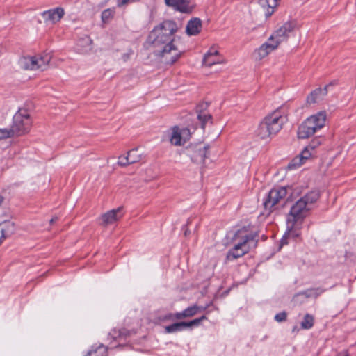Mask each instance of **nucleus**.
Instances as JSON below:
<instances>
[{
    "label": "nucleus",
    "instance_id": "nucleus-9",
    "mask_svg": "<svg viewBox=\"0 0 356 356\" xmlns=\"http://www.w3.org/2000/svg\"><path fill=\"white\" fill-rule=\"evenodd\" d=\"M287 194L288 189L286 187L273 188L269 191L267 197L264 202V208L270 211H272L277 204L284 200Z\"/></svg>",
    "mask_w": 356,
    "mask_h": 356
},
{
    "label": "nucleus",
    "instance_id": "nucleus-1",
    "mask_svg": "<svg viewBox=\"0 0 356 356\" xmlns=\"http://www.w3.org/2000/svg\"><path fill=\"white\" fill-rule=\"evenodd\" d=\"M177 29L174 21L165 20L156 26L147 39V42L156 49V54L164 58L167 63L173 64L182 54L175 44L173 35Z\"/></svg>",
    "mask_w": 356,
    "mask_h": 356
},
{
    "label": "nucleus",
    "instance_id": "nucleus-12",
    "mask_svg": "<svg viewBox=\"0 0 356 356\" xmlns=\"http://www.w3.org/2000/svg\"><path fill=\"white\" fill-rule=\"evenodd\" d=\"M122 217V209L118 207L102 214L99 218V224L102 226H108L118 221Z\"/></svg>",
    "mask_w": 356,
    "mask_h": 356
},
{
    "label": "nucleus",
    "instance_id": "nucleus-33",
    "mask_svg": "<svg viewBox=\"0 0 356 356\" xmlns=\"http://www.w3.org/2000/svg\"><path fill=\"white\" fill-rule=\"evenodd\" d=\"M288 189V193H291V196L298 197L302 193L301 188L300 187H292V186H286Z\"/></svg>",
    "mask_w": 356,
    "mask_h": 356
},
{
    "label": "nucleus",
    "instance_id": "nucleus-39",
    "mask_svg": "<svg viewBox=\"0 0 356 356\" xmlns=\"http://www.w3.org/2000/svg\"><path fill=\"white\" fill-rule=\"evenodd\" d=\"M57 220H58V218L57 217H54V218H52L50 220V223L53 224L54 222H56Z\"/></svg>",
    "mask_w": 356,
    "mask_h": 356
},
{
    "label": "nucleus",
    "instance_id": "nucleus-8",
    "mask_svg": "<svg viewBox=\"0 0 356 356\" xmlns=\"http://www.w3.org/2000/svg\"><path fill=\"white\" fill-rule=\"evenodd\" d=\"M51 58V56L48 54L34 56H24L20 58L19 65L24 70H44L47 69Z\"/></svg>",
    "mask_w": 356,
    "mask_h": 356
},
{
    "label": "nucleus",
    "instance_id": "nucleus-27",
    "mask_svg": "<svg viewBox=\"0 0 356 356\" xmlns=\"http://www.w3.org/2000/svg\"><path fill=\"white\" fill-rule=\"evenodd\" d=\"M115 14V8H108L102 13V20L104 23L108 22Z\"/></svg>",
    "mask_w": 356,
    "mask_h": 356
},
{
    "label": "nucleus",
    "instance_id": "nucleus-34",
    "mask_svg": "<svg viewBox=\"0 0 356 356\" xmlns=\"http://www.w3.org/2000/svg\"><path fill=\"white\" fill-rule=\"evenodd\" d=\"M174 320V315L173 314L168 313L164 315H161L157 317V321L159 322H165L168 321H173Z\"/></svg>",
    "mask_w": 356,
    "mask_h": 356
},
{
    "label": "nucleus",
    "instance_id": "nucleus-5",
    "mask_svg": "<svg viewBox=\"0 0 356 356\" xmlns=\"http://www.w3.org/2000/svg\"><path fill=\"white\" fill-rule=\"evenodd\" d=\"M257 234L243 235V232L239 230L234 235V239L236 241L238 238H241V240L227 252V260L230 261L238 259L248 252L252 247H256L257 243Z\"/></svg>",
    "mask_w": 356,
    "mask_h": 356
},
{
    "label": "nucleus",
    "instance_id": "nucleus-36",
    "mask_svg": "<svg viewBox=\"0 0 356 356\" xmlns=\"http://www.w3.org/2000/svg\"><path fill=\"white\" fill-rule=\"evenodd\" d=\"M118 163L121 166H126L127 165H130L129 159H128V155L127 156H120L119 157V160Z\"/></svg>",
    "mask_w": 356,
    "mask_h": 356
},
{
    "label": "nucleus",
    "instance_id": "nucleus-2",
    "mask_svg": "<svg viewBox=\"0 0 356 356\" xmlns=\"http://www.w3.org/2000/svg\"><path fill=\"white\" fill-rule=\"evenodd\" d=\"M319 193L311 191L299 199L291 207L286 219V232L281 240V245L288 243L287 239H296L300 235L303 220L312 209V204L318 199Z\"/></svg>",
    "mask_w": 356,
    "mask_h": 356
},
{
    "label": "nucleus",
    "instance_id": "nucleus-32",
    "mask_svg": "<svg viewBox=\"0 0 356 356\" xmlns=\"http://www.w3.org/2000/svg\"><path fill=\"white\" fill-rule=\"evenodd\" d=\"M311 149L308 146L306 147L300 153V156L302 159V161L305 162L306 160H307L311 156Z\"/></svg>",
    "mask_w": 356,
    "mask_h": 356
},
{
    "label": "nucleus",
    "instance_id": "nucleus-26",
    "mask_svg": "<svg viewBox=\"0 0 356 356\" xmlns=\"http://www.w3.org/2000/svg\"><path fill=\"white\" fill-rule=\"evenodd\" d=\"M202 309V307H198L195 305L189 307L184 310V315H185L186 318L192 317L196 314H197Z\"/></svg>",
    "mask_w": 356,
    "mask_h": 356
},
{
    "label": "nucleus",
    "instance_id": "nucleus-28",
    "mask_svg": "<svg viewBox=\"0 0 356 356\" xmlns=\"http://www.w3.org/2000/svg\"><path fill=\"white\" fill-rule=\"evenodd\" d=\"M88 354L89 356H92L93 354H97L94 356H107V349L101 345L94 352L90 351Z\"/></svg>",
    "mask_w": 356,
    "mask_h": 356
},
{
    "label": "nucleus",
    "instance_id": "nucleus-18",
    "mask_svg": "<svg viewBox=\"0 0 356 356\" xmlns=\"http://www.w3.org/2000/svg\"><path fill=\"white\" fill-rule=\"evenodd\" d=\"M208 102H202L197 106L196 111L197 113V118L201 122V127L204 129L206 124L211 121V115L205 112V110L209 106Z\"/></svg>",
    "mask_w": 356,
    "mask_h": 356
},
{
    "label": "nucleus",
    "instance_id": "nucleus-35",
    "mask_svg": "<svg viewBox=\"0 0 356 356\" xmlns=\"http://www.w3.org/2000/svg\"><path fill=\"white\" fill-rule=\"evenodd\" d=\"M323 141V138L321 137L316 138L312 140V142L308 145L309 147H310L311 149H314L316 147H317L318 145H320Z\"/></svg>",
    "mask_w": 356,
    "mask_h": 356
},
{
    "label": "nucleus",
    "instance_id": "nucleus-42",
    "mask_svg": "<svg viewBox=\"0 0 356 356\" xmlns=\"http://www.w3.org/2000/svg\"><path fill=\"white\" fill-rule=\"evenodd\" d=\"M218 57H221L219 54L218 56L216 57H213V60H216V59L218 58Z\"/></svg>",
    "mask_w": 356,
    "mask_h": 356
},
{
    "label": "nucleus",
    "instance_id": "nucleus-10",
    "mask_svg": "<svg viewBox=\"0 0 356 356\" xmlns=\"http://www.w3.org/2000/svg\"><path fill=\"white\" fill-rule=\"evenodd\" d=\"M168 7L184 14L191 13L196 4L193 0H164Z\"/></svg>",
    "mask_w": 356,
    "mask_h": 356
},
{
    "label": "nucleus",
    "instance_id": "nucleus-15",
    "mask_svg": "<svg viewBox=\"0 0 356 356\" xmlns=\"http://www.w3.org/2000/svg\"><path fill=\"white\" fill-rule=\"evenodd\" d=\"M16 227L14 222L5 220L0 223V244L4 239L11 236L15 232Z\"/></svg>",
    "mask_w": 356,
    "mask_h": 356
},
{
    "label": "nucleus",
    "instance_id": "nucleus-7",
    "mask_svg": "<svg viewBox=\"0 0 356 356\" xmlns=\"http://www.w3.org/2000/svg\"><path fill=\"white\" fill-rule=\"evenodd\" d=\"M31 124L28 111L25 108H19L13 116V122L10 129L14 136H20L30 131Z\"/></svg>",
    "mask_w": 356,
    "mask_h": 356
},
{
    "label": "nucleus",
    "instance_id": "nucleus-30",
    "mask_svg": "<svg viewBox=\"0 0 356 356\" xmlns=\"http://www.w3.org/2000/svg\"><path fill=\"white\" fill-rule=\"evenodd\" d=\"M14 137L10 129H0V140Z\"/></svg>",
    "mask_w": 356,
    "mask_h": 356
},
{
    "label": "nucleus",
    "instance_id": "nucleus-3",
    "mask_svg": "<svg viewBox=\"0 0 356 356\" xmlns=\"http://www.w3.org/2000/svg\"><path fill=\"white\" fill-rule=\"evenodd\" d=\"M298 28L296 20L288 21L274 31L268 40L254 51L255 59L261 60L277 49L279 45L289 38V35Z\"/></svg>",
    "mask_w": 356,
    "mask_h": 356
},
{
    "label": "nucleus",
    "instance_id": "nucleus-22",
    "mask_svg": "<svg viewBox=\"0 0 356 356\" xmlns=\"http://www.w3.org/2000/svg\"><path fill=\"white\" fill-rule=\"evenodd\" d=\"M279 0H259V3L261 6V7L265 9L266 8V11L265 13V15L266 17H270L274 13V8L277 6V2Z\"/></svg>",
    "mask_w": 356,
    "mask_h": 356
},
{
    "label": "nucleus",
    "instance_id": "nucleus-24",
    "mask_svg": "<svg viewBox=\"0 0 356 356\" xmlns=\"http://www.w3.org/2000/svg\"><path fill=\"white\" fill-rule=\"evenodd\" d=\"M183 329H185V322L175 323L165 327L166 333L176 332L178 331H181Z\"/></svg>",
    "mask_w": 356,
    "mask_h": 356
},
{
    "label": "nucleus",
    "instance_id": "nucleus-21",
    "mask_svg": "<svg viewBox=\"0 0 356 356\" xmlns=\"http://www.w3.org/2000/svg\"><path fill=\"white\" fill-rule=\"evenodd\" d=\"M208 154V147L207 146L197 147L194 152L191 155L193 162L201 163H204Z\"/></svg>",
    "mask_w": 356,
    "mask_h": 356
},
{
    "label": "nucleus",
    "instance_id": "nucleus-43",
    "mask_svg": "<svg viewBox=\"0 0 356 356\" xmlns=\"http://www.w3.org/2000/svg\"><path fill=\"white\" fill-rule=\"evenodd\" d=\"M187 233H188V231H187V230H186V231H185V235H186V234H187Z\"/></svg>",
    "mask_w": 356,
    "mask_h": 356
},
{
    "label": "nucleus",
    "instance_id": "nucleus-40",
    "mask_svg": "<svg viewBox=\"0 0 356 356\" xmlns=\"http://www.w3.org/2000/svg\"><path fill=\"white\" fill-rule=\"evenodd\" d=\"M114 332H115V331H114ZM109 335H111L113 338L115 339L117 337V336L115 335V333H110Z\"/></svg>",
    "mask_w": 356,
    "mask_h": 356
},
{
    "label": "nucleus",
    "instance_id": "nucleus-20",
    "mask_svg": "<svg viewBox=\"0 0 356 356\" xmlns=\"http://www.w3.org/2000/svg\"><path fill=\"white\" fill-rule=\"evenodd\" d=\"M76 47L79 52L88 53L92 49V40L89 36L83 35L78 40Z\"/></svg>",
    "mask_w": 356,
    "mask_h": 356
},
{
    "label": "nucleus",
    "instance_id": "nucleus-23",
    "mask_svg": "<svg viewBox=\"0 0 356 356\" xmlns=\"http://www.w3.org/2000/svg\"><path fill=\"white\" fill-rule=\"evenodd\" d=\"M128 159L130 164H134L140 161L142 154L139 153L138 149H133L128 152Z\"/></svg>",
    "mask_w": 356,
    "mask_h": 356
},
{
    "label": "nucleus",
    "instance_id": "nucleus-11",
    "mask_svg": "<svg viewBox=\"0 0 356 356\" xmlns=\"http://www.w3.org/2000/svg\"><path fill=\"white\" fill-rule=\"evenodd\" d=\"M191 136L190 130L187 128L180 129L178 127L172 128L170 136V143L176 146L184 145L188 141Z\"/></svg>",
    "mask_w": 356,
    "mask_h": 356
},
{
    "label": "nucleus",
    "instance_id": "nucleus-14",
    "mask_svg": "<svg viewBox=\"0 0 356 356\" xmlns=\"http://www.w3.org/2000/svg\"><path fill=\"white\" fill-rule=\"evenodd\" d=\"M335 81L331 82L326 85L323 88H316L312 91L307 97V103L308 104H315L323 99V97L327 94V88L330 86L335 85Z\"/></svg>",
    "mask_w": 356,
    "mask_h": 356
},
{
    "label": "nucleus",
    "instance_id": "nucleus-19",
    "mask_svg": "<svg viewBox=\"0 0 356 356\" xmlns=\"http://www.w3.org/2000/svg\"><path fill=\"white\" fill-rule=\"evenodd\" d=\"M202 28V21L200 18L193 17L190 19L186 27V33L188 35H196L201 31Z\"/></svg>",
    "mask_w": 356,
    "mask_h": 356
},
{
    "label": "nucleus",
    "instance_id": "nucleus-29",
    "mask_svg": "<svg viewBox=\"0 0 356 356\" xmlns=\"http://www.w3.org/2000/svg\"><path fill=\"white\" fill-rule=\"evenodd\" d=\"M205 319H207V317L205 316H202L200 318H195L189 322H185V328L191 327L193 326H198L200 323Z\"/></svg>",
    "mask_w": 356,
    "mask_h": 356
},
{
    "label": "nucleus",
    "instance_id": "nucleus-41",
    "mask_svg": "<svg viewBox=\"0 0 356 356\" xmlns=\"http://www.w3.org/2000/svg\"><path fill=\"white\" fill-rule=\"evenodd\" d=\"M3 197L0 196V206L1 205V204L3 202Z\"/></svg>",
    "mask_w": 356,
    "mask_h": 356
},
{
    "label": "nucleus",
    "instance_id": "nucleus-6",
    "mask_svg": "<svg viewBox=\"0 0 356 356\" xmlns=\"http://www.w3.org/2000/svg\"><path fill=\"white\" fill-rule=\"evenodd\" d=\"M327 115L325 111H320L307 118L298 127V137L301 139L308 138L324 127Z\"/></svg>",
    "mask_w": 356,
    "mask_h": 356
},
{
    "label": "nucleus",
    "instance_id": "nucleus-13",
    "mask_svg": "<svg viewBox=\"0 0 356 356\" xmlns=\"http://www.w3.org/2000/svg\"><path fill=\"white\" fill-rule=\"evenodd\" d=\"M325 290L321 289L320 288H314V289H309L304 291L299 292L296 293L293 298V300L296 303H302L305 301L306 299L309 298H316L318 296H320L322 293L324 292Z\"/></svg>",
    "mask_w": 356,
    "mask_h": 356
},
{
    "label": "nucleus",
    "instance_id": "nucleus-37",
    "mask_svg": "<svg viewBox=\"0 0 356 356\" xmlns=\"http://www.w3.org/2000/svg\"><path fill=\"white\" fill-rule=\"evenodd\" d=\"M286 319V313L285 312L278 313L275 316V320L277 322H283Z\"/></svg>",
    "mask_w": 356,
    "mask_h": 356
},
{
    "label": "nucleus",
    "instance_id": "nucleus-25",
    "mask_svg": "<svg viewBox=\"0 0 356 356\" xmlns=\"http://www.w3.org/2000/svg\"><path fill=\"white\" fill-rule=\"evenodd\" d=\"M314 325V317L313 316L307 314L301 322V327L305 330H308L312 327Z\"/></svg>",
    "mask_w": 356,
    "mask_h": 356
},
{
    "label": "nucleus",
    "instance_id": "nucleus-17",
    "mask_svg": "<svg viewBox=\"0 0 356 356\" xmlns=\"http://www.w3.org/2000/svg\"><path fill=\"white\" fill-rule=\"evenodd\" d=\"M219 52L214 47H211L204 55L203 58V64L206 66L211 67L216 64L224 63L225 62L222 57H218L216 60H213V57H216Z\"/></svg>",
    "mask_w": 356,
    "mask_h": 356
},
{
    "label": "nucleus",
    "instance_id": "nucleus-16",
    "mask_svg": "<svg viewBox=\"0 0 356 356\" xmlns=\"http://www.w3.org/2000/svg\"><path fill=\"white\" fill-rule=\"evenodd\" d=\"M64 13V10L62 8H56L43 12L42 15L45 22L54 24L60 20Z\"/></svg>",
    "mask_w": 356,
    "mask_h": 356
},
{
    "label": "nucleus",
    "instance_id": "nucleus-38",
    "mask_svg": "<svg viewBox=\"0 0 356 356\" xmlns=\"http://www.w3.org/2000/svg\"><path fill=\"white\" fill-rule=\"evenodd\" d=\"M174 315V320L175 319H181L186 318L185 315H184V311L182 312H177Z\"/></svg>",
    "mask_w": 356,
    "mask_h": 356
},
{
    "label": "nucleus",
    "instance_id": "nucleus-4",
    "mask_svg": "<svg viewBox=\"0 0 356 356\" xmlns=\"http://www.w3.org/2000/svg\"><path fill=\"white\" fill-rule=\"evenodd\" d=\"M285 120L286 117L280 111H275L260 122L255 131L256 135L263 140L270 138L281 130Z\"/></svg>",
    "mask_w": 356,
    "mask_h": 356
},
{
    "label": "nucleus",
    "instance_id": "nucleus-31",
    "mask_svg": "<svg viewBox=\"0 0 356 356\" xmlns=\"http://www.w3.org/2000/svg\"><path fill=\"white\" fill-rule=\"evenodd\" d=\"M302 163H304V162L299 155L292 160V161L289 164L288 168L289 169H293L300 166Z\"/></svg>",
    "mask_w": 356,
    "mask_h": 356
}]
</instances>
